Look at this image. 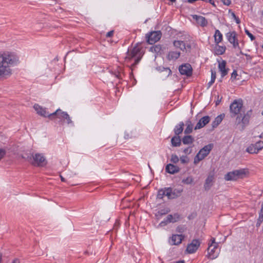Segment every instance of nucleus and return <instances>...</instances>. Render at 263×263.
Returning <instances> with one entry per match:
<instances>
[{"label": "nucleus", "instance_id": "nucleus-22", "mask_svg": "<svg viewBox=\"0 0 263 263\" xmlns=\"http://www.w3.org/2000/svg\"><path fill=\"white\" fill-rule=\"evenodd\" d=\"M180 56V52L178 51H171L167 55V59L168 61H176Z\"/></svg>", "mask_w": 263, "mask_h": 263}, {"label": "nucleus", "instance_id": "nucleus-5", "mask_svg": "<svg viewBox=\"0 0 263 263\" xmlns=\"http://www.w3.org/2000/svg\"><path fill=\"white\" fill-rule=\"evenodd\" d=\"M243 110V101L241 99L235 100L230 104V111L232 117L240 115Z\"/></svg>", "mask_w": 263, "mask_h": 263}, {"label": "nucleus", "instance_id": "nucleus-1", "mask_svg": "<svg viewBox=\"0 0 263 263\" xmlns=\"http://www.w3.org/2000/svg\"><path fill=\"white\" fill-rule=\"evenodd\" d=\"M18 62V57L15 53H0V80L9 77L12 74L10 66L16 64Z\"/></svg>", "mask_w": 263, "mask_h": 263}, {"label": "nucleus", "instance_id": "nucleus-47", "mask_svg": "<svg viewBox=\"0 0 263 263\" xmlns=\"http://www.w3.org/2000/svg\"><path fill=\"white\" fill-rule=\"evenodd\" d=\"M6 154V151L3 148H0V160L4 157Z\"/></svg>", "mask_w": 263, "mask_h": 263}, {"label": "nucleus", "instance_id": "nucleus-56", "mask_svg": "<svg viewBox=\"0 0 263 263\" xmlns=\"http://www.w3.org/2000/svg\"><path fill=\"white\" fill-rule=\"evenodd\" d=\"M259 215L263 216V202L261 204V209L259 213Z\"/></svg>", "mask_w": 263, "mask_h": 263}, {"label": "nucleus", "instance_id": "nucleus-32", "mask_svg": "<svg viewBox=\"0 0 263 263\" xmlns=\"http://www.w3.org/2000/svg\"><path fill=\"white\" fill-rule=\"evenodd\" d=\"M247 152L250 154H257L258 151L256 148L254 144H251L247 148Z\"/></svg>", "mask_w": 263, "mask_h": 263}, {"label": "nucleus", "instance_id": "nucleus-44", "mask_svg": "<svg viewBox=\"0 0 263 263\" xmlns=\"http://www.w3.org/2000/svg\"><path fill=\"white\" fill-rule=\"evenodd\" d=\"M262 221H263V216L259 215V217L257 219L256 224V227H260V226L261 225Z\"/></svg>", "mask_w": 263, "mask_h": 263}, {"label": "nucleus", "instance_id": "nucleus-9", "mask_svg": "<svg viewBox=\"0 0 263 263\" xmlns=\"http://www.w3.org/2000/svg\"><path fill=\"white\" fill-rule=\"evenodd\" d=\"M173 45L176 48H179L182 51L186 52L190 51L191 46L189 44L185 43L184 41L175 40L173 42Z\"/></svg>", "mask_w": 263, "mask_h": 263}, {"label": "nucleus", "instance_id": "nucleus-45", "mask_svg": "<svg viewBox=\"0 0 263 263\" xmlns=\"http://www.w3.org/2000/svg\"><path fill=\"white\" fill-rule=\"evenodd\" d=\"M185 228L183 226H179L177 228V231L179 233H183L185 230Z\"/></svg>", "mask_w": 263, "mask_h": 263}, {"label": "nucleus", "instance_id": "nucleus-17", "mask_svg": "<svg viewBox=\"0 0 263 263\" xmlns=\"http://www.w3.org/2000/svg\"><path fill=\"white\" fill-rule=\"evenodd\" d=\"M214 180V174L213 173H210L205 181L204 188L205 190H209L213 185Z\"/></svg>", "mask_w": 263, "mask_h": 263}, {"label": "nucleus", "instance_id": "nucleus-38", "mask_svg": "<svg viewBox=\"0 0 263 263\" xmlns=\"http://www.w3.org/2000/svg\"><path fill=\"white\" fill-rule=\"evenodd\" d=\"M164 196H165L164 189L159 190L157 194V198L159 199H162Z\"/></svg>", "mask_w": 263, "mask_h": 263}, {"label": "nucleus", "instance_id": "nucleus-15", "mask_svg": "<svg viewBox=\"0 0 263 263\" xmlns=\"http://www.w3.org/2000/svg\"><path fill=\"white\" fill-rule=\"evenodd\" d=\"M210 119L211 118L209 116H205L201 118L195 126V129H199L203 127L210 122Z\"/></svg>", "mask_w": 263, "mask_h": 263}, {"label": "nucleus", "instance_id": "nucleus-52", "mask_svg": "<svg viewBox=\"0 0 263 263\" xmlns=\"http://www.w3.org/2000/svg\"><path fill=\"white\" fill-rule=\"evenodd\" d=\"M163 69L166 72V74H167V76H168L172 74V71L169 68H163Z\"/></svg>", "mask_w": 263, "mask_h": 263}, {"label": "nucleus", "instance_id": "nucleus-57", "mask_svg": "<svg viewBox=\"0 0 263 263\" xmlns=\"http://www.w3.org/2000/svg\"><path fill=\"white\" fill-rule=\"evenodd\" d=\"M243 55H245L246 57L247 60L248 61H250L252 59V57L249 54L243 53Z\"/></svg>", "mask_w": 263, "mask_h": 263}, {"label": "nucleus", "instance_id": "nucleus-40", "mask_svg": "<svg viewBox=\"0 0 263 263\" xmlns=\"http://www.w3.org/2000/svg\"><path fill=\"white\" fill-rule=\"evenodd\" d=\"M179 159L176 154H172L171 156V161L173 163H177L178 162Z\"/></svg>", "mask_w": 263, "mask_h": 263}, {"label": "nucleus", "instance_id": "nucleus-26", "mask_svg": "<svg viewBox=\"0 0 263 263\" xmlns=\"http://www.w3.org/2000/svg\"><path fill=\"white\" fill-rule=\"evenodd\" d=\"M224 117V114H220L215 119L212 124L213 128L216 127L221 122Z\"/></svg>", "mask_w": 263, "mask_h": 263}, {"label": "nucleus", "instance_id": "nucleus-29", "mask_svg": "<svg viewBox=\"0 0 263 263\" xmlns=\"http://www.w3.org/2000/svg\"><path fill=\"white\" fill-rule=\"evenodd\" d=\"M194 141V138L192 136H190V135H186V136H184L181 140V141L182 142V143L185 145L192 144L193 143Z\"/></svg>", "mask_w": 263, "mask_h": 263}, {"label": "nucleus", "instance_id": "nucleus-18", "mask_svg": "<svg viewBox=\"0 0 263 263\" xmlns=\"http://www.w3.org/2000/svg\"><path fill=\"white\" fill-rule=\"evenodd\" d=\"M218 62V69L221 72V78H223L228 74L229 69L226 68L227 62L226 61L222 60L221 62Z\"/></svg>", "mask_w": 263, "mask_h": 263}, {"label": "nucleus", "instance_id": "nucleus-54", "mask_svg": "<svg viewBox=\"0 0 263 263\" xmlns=\"http://www.w3.org/2000/svg\"><path fill=\"white\" fill-rule=\"evenodd\" d=\"M222 2L223 4L226 6H229L231 3V1L230 0H222Z\"/></svg>", "mask_w": 263, "mask_h": 263}, {"label": "nucleus", "instance_id": "nucleus-43", "mask_svg": "<svg viewBox=\"0 0 263 263\" xmlns=\"http://www.w3.org/2000/svg\"><path fill=\"white\" fill-rule=\"evenodd\" d=\"M262 221H263V216L259 215V217L257 219L256 224V227H260V226L261 225Z\"/></svg>", "mask_w": 263, "mask_h": 263}, {"label": "nucleus", "instance_id": "nucleus-21", "mask_svg": "<svg viewBox=\"0 0 263 263\" xmlns=\"http://www.w3.org/2000/svg\"><path fill=\"white\" fill-rule=\"evenodd\" d=\"M165 171L171 174H174L180 171V168L174 164H168L165 167Z\"/></svg>", "mask_w": 263, "mask_h": 263}, {"label": "nucleus", "instance_id": "nucleus-4", "mask_svg": "<svg viewBox=\"0 0 263 263\" xmlns=\"http://www.w3.org/2000/svg\"><path fill=\"white\" fill-rule=\"evenodd\" d=\"M226 36L229 42L233 45V48L236 51L238 52L236 54V55L239 56L240 54H243L237 38L236 33L235 31L229 32L226 34Z\"/></svg>", "mask_w": 263, "mask_h": 263}, {"label": "nucleus", "instance_id": "nucleus-46", "mask_svg": "<svg viewBox=\"0 0 263 263\" xmlns=\"http://www.w3.org/2000/svg\"><path fill=\"white\" fill-rule=\"evenodd\" d=\"M245 31L246 33L248 35L249 37H250L251 41H253L255 39L254 36L252 33H251L248 30L245 29Z\"/></svg>", "mask_w": 263, "mask_h": 263}, {"label": "nucleus", "instance_id": "nucleus-60", "mask_svg": "<svg viewBox=\"0 0 263 263\" xmlns=\"http://www.w3.org/2000/svg\"><path fill=\"white\" fill-rule=\"evenodd\" d=\"M208 2L211 4L212 5L215 6L214 2L213 0H209Z\"/></svg>", "mask_w": 263, "mask_h": 263}, {"label": "nucleus", "instance_id": "nucleus-55", "mask_svg": "<svg viewBox=\"0 0 263 263\" xmlns=\"http://www.w3.org/2000/svg\"><path fill=\"white\" fill-rule=\"evenodd\" d=\"M185 125L186 126H193V124L192 123V122L190 120H187L186 121Z\"/></svg>", "mask_w": 263, "mask_h": 263}, {"label": "nucleus", "instance_id": "nucleus-42", "mask_svg": "<svg viewBox=\"0 0 263 263\" xmlns=\"http://www.w3.org/2000/svg\"><path fill=\"white\" fill-rule=\"evenodd\" d=\"M193 126H186L185 128L184 133L186 135L191 134L193 131Z\"/></svg>", "mask_w": 263, "mask_h": 263}, {"label": "nucleus", "instance_id": "nucleus-48", "mask_svg": "<svg viewBox=\"0 0 263 263\" xmlns=\"http://www.w3.org/2000/svg\"><path fill=\"white\" fill-rule=\"evenodd\" d=\"M192 147H187L183 150V152L185 154H190L192 153Z\"/></svg>", "mask_w": 263, "mask_h": 263}, {"label": "nucleus", "instance_id": "nucleus-3", "mask_svg": "<svg viewBox=\"0 0 263 263\" xmlns=\"http://www.w3.org/2000/svg\"><path fill=\"white\" fill-rule=\"evenodd\" d=\"M50 117L51 120L59 119V123H63L66 122L68 124L73 125L69 115L65 111H62L60 109H58L56 111L51 114Z\"/></svg>", "mask_w": 263, "mask_h": 263}, {"label": "nucleus", "instance_id": "nucleus-24", "mask_svg": "<svg viewBox=\"0 0 263 263\" xmlns=\"http://www.w3.org/2000/svg\"><path fill=\"white\" fill-rule=\"evenodd\" d=\"M214 50L215 54L222 55L225 52L226 47L224 46H219L218 44H216Z\"/></svg>", "mask_w": 263, "mask_h": 263}, {"label": "nucleus", "instance_id": "nucleus-53", "mask_svg": "<svg viewBox=\"0 0 263 263\" xmlns=\"http://www.w3.org/2000/svg\"><path fill=\"white\" fill-rule=\"evenodd\" d=\"M114 33V30H111L107 33L106 36L107 37H110L113 35Z\"/></svg>", "mask_w": 263, "mask_h": 263}, {"label": "nucleus", "instance_id": "nucleus-20", "mask_svg": "<svg viewBox=\"0 0 263 263\" xmlns=\"http://www.w3.org/2000/svg\"><path fill=\"white\" fill-rule=\"evenodd\" d=\"M184 236L181 234L173 235L171 239L170 243L172 245H178L181 243Z\"/></svg>", "mask_w": 263, "mask_h": 263}, {"label": "nucleus", "instance_id": "nucleus-10", "mask_svg": "<svg viewBox=\"0 0 263 263\" xmlns=\"http://www.w3.org/2000/svg\"><path fill=\"white\" fill-rule=\"evenodd\" d=\"M33 165L43 166L47 163L45 157L41 154L36 153L34 155Z\"/></svg>", "mask_w": 263, "mask_h": 263}, {"label": "nucleus", "instance_id": "nucleus-63", "mask_svg": "<svg viewBox=\"0 0 263 263\" xmlns=\"http://www.w3.org/2000/svg\"><path fill=\"white\" fill-rule=\"evenodd\" d=\"M60 178H61V180L62 181H63V182H65V178L63 176H62L61 175L60 176Z\"/></svg>", "mask_w": 263, "mask_h": 263}, {"label": "nucleus", "instance_id": "nucleus-59", "mask_svg": "<svg viewBox=\"0 0 263 263\" xmlns=\"http://www.w3.org/2000/svg\"><path fill=\"white\" fill-rule=\"evenodd\" d=\"M234 19H235V20L236 21V23L237 24H239L240 23V21L239 18L238 17L236 16V17L234 18Z\"/></svg>", "mask_w": 263, "mask_h": 263}, {"label": "nucleus", "instance_id": "nucleus-7", "mask_svg": "<svg viewBox=\"0 0 263 263\" xmlns=\"http://www.w3.org/2000/svg\"><path fill=\"white\" fill-rule=\"evenodd\" d=\"M213 147V144L210 143L202 148L194 158V163H198L200 161L204 159L210 153Z\"/></svg>", "mask_w": 263, "mask_h": 263}, {"label": "nucleus", "instance_id": "nucleus-34", "mask_svg": "<svg viewBox=\"0 0 263 263\" xmlns=\"http://www.w3.org/2000/svg\"><path fill=\"white\" fill-rule=\"evenodd\" d=\"M22 158L24 159L26 161L33 165L34 155H27V156H22Z\"/></svg>", "mask_w": 263, "mask_h": 263}, {"label": "nucleus", "instance_id": "nucleus-35", "mask_svg": "<svg viewBox=\"0 0 263 263\" xmlns=\"http://www.w3.org/2000/svg\"><path fill=\"white\" fill-rule=\"evenodd\" d=\"M170 212V210L168 209H162L159 211L156 214V216L157 217L161 216L167 214Z\"/></svg>", "mask_w": 263, "mask_h": 263}, {"label": "nucleus", "instance_id": "nucleus-64", "mask_svg": "<svg viewBox=\"0 0 263 263\" xmlns=\"http://www.w3.org/2000/svg\"><path fill=\"white\" fill-rule=\"evenodd\" d=\"M176 263H184V260H179V261H177Z\"/></svg>", "mask_w": 263, "mask_h": 263}, {"label": "nucleus", "instance_id": "nucleus-41", "mask_svg": "<svg viewBox=\"0 0 263 263\" xmlns=\"http://www.w3.org/2000/svg\"><path fill=\"white\" fill-rule=\"evenodd\" d=\"M180 160L183 164H187L189 162V159L186 156H182L180 157Z\"/></svg>", "mask_w": 263, "mask_h": 263}, {"label": "nucleus", "instance_id": "nucleus-8", "mask_svg": "<svg viewBox=\"0 0 263 263\" xmlns=\"http://www.w3.org/2000/svg\"><path fill=\"white\" fill-rule=\"evenodd\" d=\"M245 175L246 172L245 170H237L228 173L225 175L224 179L227 181L236 180L239 178H242Z\"/></svg>", "mask_w": 263, "mask_h": 263}, {"label": "nucleus", "instance_id": "nucleus-25", "mask_svg": "<svg viewBox=\"0 0 263 263\" xmlns=\"http://www.w3.org/2000/svg\"><path fill=\"white\" fill-rule=\"evenodd\" d=\"M171 144L173 147L180 146L181 144V140L178 136H175L171 139Z\"/></svg>", "mask_w": 263, "mask_h": 263}, {"label": "nucleus", "instance_id": "nucleus-33", "mask_svg": "<svg viewBox=\"0 0 263 263\" xmlns=\"http://www.w3.org/2000/svg\"><path fill=\"white\" fill-rule=\"evenodd\" d=\"M216 78V71L211 70V80L208 83V87H210L215 82Z\"/></svg>", "mask_w": 263, "mask_h": 263}, {"label": "nucleus", "instance_id": "nucleus-62", "mask_svg": "<svg viewBox=\"0 0 263 263\" xmlns=\"http://www.w3.org/2000/svg\"><path fill=\"white\" fill-rule=\"evenodd\" d=\"M12 263H20V262H19L18 259H15V260H13Z\"/></svg>", "mask_w": 263, "mask_h": 263}, {"label": "nucleus", "instance_id": "nucleus-28", "mask_svg": "<svg viewBox=\"0 0 263 263\" xmlns=\"http://www.w3.org/2000/svg\"><path fill=\"white\" fill-rule=\"evenodd\" d=\"M214 36L216 44H218L222 40V34L219 30H216Z\"/></svg>", "mask_w": 263, "mask_h": 263}, {"label": "nucleus", "instance_id": "nucleus-36", "mask_svg": "<svg viewBox=\"0 0 263 263\" xmlns=\"http://www.w3.org/2000/svg\"><path fill=\"white\" fill-rule=\"evenodd\" d=\"M165 196H167L168 199H173L171 194V187L164 188Z\"/></svg>", "mask_w": 263, "mask_h": 263}, {"label": "nucleus", "instance_id": "nucleus-16", "mask_svg": "<svg viewBox=\"0 0 263 263\" xmlns=\"http://www.w3.org/2000/svg\"><path fill=\"white\" fill-rule=\"evenodd\" d=\"M33 107L37 114L43 117H48L51 120V118L50 117L51 114L47 112L45 108H43L38 104H35Z\"/></svg>", "mask_w": 263, "mask_h": 263}, {"label": "nucleus", "instance_id": "nucleus-27", "mask_svg": "<svg viewBox=\"0 0 263 263\" xmlns=\"http://www.w3.org/2000/svg\"><path fill=\"white\" fill-rule=\"evenodd\" d=\"M180 218V216L178 214H175L174 216L172 215H168L166 220L168 223H174L177 222Z\"/></svg>", "mask_w": 263, "mask_h": 263}, {"label": "nucleus", "instance_id": "nucleus-19", "mask_svg": "<svg viewBox=\"0 0 263 263\" xmlns=\"http://www.w3.org/2000/svg\"><path fill=\"white\" fill-rule=\"evenodd\" d=\"M193 18L196 21L197 24L201 27H205L208 25L207 20L203 16L197 15H192Z\"/></svg>", "mask_w": 263, "mask_h": 263}, {"label": "nucleus", "instance_id": "nucleus-37", "mask_svg": "<svg viewBox=\"0 0 263 263\" xmlns=\"http://www.w3.org/2000/svg\"><path fill=\"white\" fill-rule=\"evenodd\" d=\"M193 182V178L192 176L182 179V182L185 184H190Z\"/></svg>", "mask_w": 263, "mask_h": 263}, {"label": "nucleus", "instance_id": "nucleus-31", "mask_svg": "<svg viewBox=\"0 0 263 263\" xmlns=\"http://www.w3.org/2000/svg\"><path fill=\"white\" fill-rule=\"evenodd\" d=\"M182 189H173L171 188V194L173 199L177 198L181 195V193L182 192Z\"/></svg>", "mask_w": 263, "mask_h": 263}, {"label": "nucleus", "instance_id": "nucleus-50", "mask_svg": "<svg viewBox=\"0 0 263 263\" xmlns=\"http://www.w3.org/2000/svg\"><path fill=\"white\" fill-rule=\"evenodd\" d=\"M237 76V73L236 70H234L231 74V79H236V77Z\"/></svg>", "mask_w": 263, "mask_h": 263}, {"label": "nucleus", "instance_id": "nucleus-11", "mask_svg": "<svg viewBox=\"0 0 263 263\" xmlns=\"http://www.w3.org/2000/svg\"><path fill=\"white\" fill-rule=\"evenodd\" d=\"M179 71L181 74L190 77L192 74L193 69L190 64L185 63L179 66Z\"/></svg>", "mask_w": 263, "mask_h": 263}, {"label": "nucleus", "instance_id": "nucleus-23", "mask_svg": "<svg viewBox=\"0 0 263 263\" xmlns=\"http://www.w3.org/2000/svg\"><path fill=\"white\" fill-rule=\"evenodd\" d=\"M184 124L183 122H180L179 123L176 125L174 129V132L176 136H178L181 134L183 130Z\"/></svg>", "mask_w": 263, "mask_h": 263}, {"label": "nucleus", "instance_id": "nucleus-61", "mask_svg": "<svg viewBox=\"0 0 263 263\" xmlns=\"http://www.w3.org/2000/svg\"><path fill=\"white\" fill-rule=\"evenodd\" d=\"M211 240H212V243H211V244H213V245H217V243H216L215 242V238H212Z\"/></svg>", "mask_w": 263, "mask_h": 263}, {"label": "nucleus", "instance_id": "nucleus-58", "mask_svg": "<svg viewBox=\"0 0 263 263\" xmlns=\"http://www.w3.org/2000/svg\"><path fill=\"white\" fill-rule=\"evenodd\" d=\"M221 98H220V99H219V96H218V98H217V101H216V106H217L219 105V104L220 103V102H221Z\"/></svg>", "mask_w": 263, "mask_h": 263}, {"label": "nucleus", "instance_id": "nucleus-13", "mask_svg": "<svg viewBox=\"0 0 263 263\" xmlns=\"http://www.w3.org/2000/svg\"><path fill=\"white\" fill-rule=\"evenodd\" d=\"M217 245L211 244L208 248V257L211 259H214L217 257L219 254V252L217 251Z\"/></svg>", "mask_w": 263, "mask_h": 263}, {"label": "nucleus", "instance_id": "nucleus-51", "mask_svg": "<svg viewBox=\"0 0 263 263\" xmlns=\"http://www.w3.org/2000/svg\"><path fill=\"white\" fill-rule=\"evenodd\" d=\"M168 222L167 221V220L165 219L162 221H161L160 223H159V226L160 227H163V226H165L166 225H167L168 224Z\"/></svg>", "mask_w": 263, "mask_h": 263}, {"label": "nucleus", "instance_id": "nucleus-14", "mask_svg": "<svg viewBox=\"0 0 263 263\" xmlns=\"http://www.w3.org/2000/svg\"><path fill=\"white\" fill-rule=\"evenodd\" d=\"M200 245L198 239H193L191 243L189 244L186 248V251L189 253H193L196 251Z\"/></svg>", "mask_w": 263, "mask_h": 263}, {"label": "nucleus", "instance_id": "nucleus-30", "mask_svg": "<svg viewBox=\"0 0 263 263\" xmlns=\"http://www.w3.org/2000/svg\"><path fill=\"white\" fill-rule=\"evenodd\" d=\"M150 51L156 53H161L163 51V47L160 44L155 45L150 48Z\"/></svg>", "mask_w": 263, "mask_h": 263}, {"label": "nucleus", "instance_id": "nucleus-49", "mask_svg": "<svg viewBox=\"0 0 263 263\" xmlns=\"http://www.w3.org/2000/svg\"><path fill=\"white\" fill-rule=\"evenodd\" d=\"M112 74H114L116 77H117L118 79H120L121 78V74L120 72L119 71H115V72H112Z\"/></svg>", "mask_w": 263, "mask_h": 263}, {"label": "nucleus", "instance_id": "nucleus-12", "mask_svg": "<svg viewBox=\"0 0 263 263\" xmlns=\"http://www.w3.org/2000/svg\"><path fill=\"white\" fill-rule=\"evenodd\" d=\"M161 37V32L160 31H154L150 33L147 36V41L149 44H153L158 41Z\"/></svg>", "mask_w": 263, "mask_h": 263}, {"label": "nucleus", "instance_id": "nucleus-2", "mask_svg": "<svg viewBox=\"0 0 263 263\" xmlns=\"http://www.w3.org/2000/svg\"><path fill=\"white\" fill-rule=\"evenodd\" d=\"M143 54L144 50L143 48L138 43L135 46L128 48L126 52L125 60L128 61L134 60V63L131 65L132 70L139 63Z\"/></svg>", "mask_w": 263, "mask_h": 263}, {"label": "nucleus", "instance_id": "nucleus-6", "mask_svg": "<svg viewBox=\"0 0 263 263\" xmlns=\"http://www.w3.org/2000/svg\"><path fill=\"white\" fill-rule=\"evenodd\" d=\"M252 115V110L251 109L245 113L243 110L242 114L237 116L236 118V122L237 125L241 124V130L244 129L245 127L249 124L250 119Z\"/></svg>", "mask_w": 263, "mask_h": 263}, {"label": "nucleus", "instance_id": "nucleus-39", "mask_svg": "<svg viewBox=\"0 0 263 263\" xmlns=\"http://www.w3.org/2000/svg\"><path fill=\"white\" fill-rule=\"evenodd\" d=\"M256 148L259 151L263 148V141H259L254 144Z\"/></svg>", "mask_w": 263, "mask_h": 263}]
</instances>
